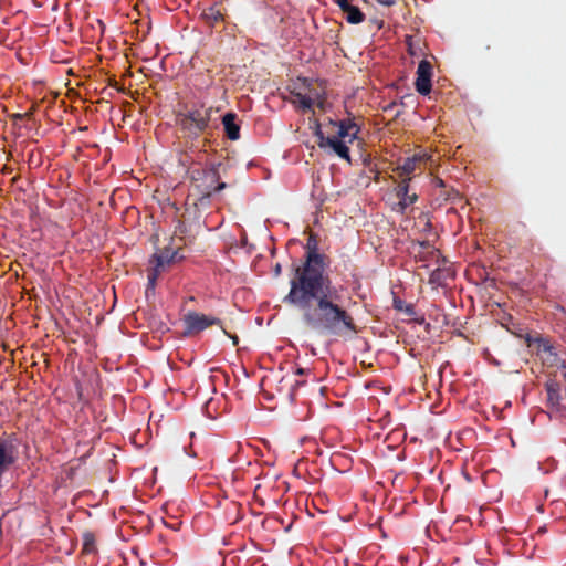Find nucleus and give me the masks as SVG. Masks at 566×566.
Segmentation results:
<instances>
[{
  "label": "nucleus",
  "instance_id": "nucleus-11",
  "mask_svg": "<svg viewBox=\"0 0 566 566\" xmlns=\"http://www.w3.org/2000/svg\"><path fill=\"white\" fill-rule=\"evenodd\" d=\"M345 15V19L353 24L360 23L364 20V13L352 2H337Z\"/></svg>",
  "mask_w": 566,
  "mask_h": 566
},
{
  "label": "nucleus",
  "instance_id": "nucleus-7",
  "mask_svg": "<svg viewBox=\"0 0 566 566\" xmlns=\"http://www.w3.org/2000/svg\"><path fill=\"white\" fill-rule=\"evenodd\" d=\"M454 276L453 269L443 259L430 274L429 282L433 286H444Z\"/></svg>",
  "mask_w": 566,
  "mask_h": 566
},
{
  "label": "nucleus",
  "instance_id": "nucleus-9",
  "mask_svg": "<svg viewBox=\"0 0 566 566\" xmlns=\"http://www.w3.org/2000/svg\"><path fill=\"white\" fill-rule=\"evenodd\" d=\"M397 197L399 198V201L395 209L401 213L406 212V210L417 200V195L415 192H409V186L406 181L398 186Z\"/></svg>",
  "mask_w": 566,
  "mask_h": 566
},
{
  "label": "nucleus",
  "instance_id": "nucleus-15",
  "mask_svg": "<svg viewBox=\"0 0 566 566\" xmlns=\"http://www.w3.org/2000/svg\"><path fill=\"white\" fill-rule=\"evenodd\" d=\"M358 134V128L353 123L342 122L339 124V128L337 132V136L340 140H347L348 143H353Z\"/></svg>",
  "mask_w": 566,
  "mask_h": 566
},
{
  "label": "nucleus",
  "instance_id": "nucleus-19",
  "mask_svg": "<svg viewBox=\"0 0 566 566\" xmlns=\"http://www.w3.org/2000/svg\"><path fill=\"white\" fill-rule=\"evenodd\" d=\"M543 352L544 354L546 355V357L544 358L546 361L551 363V364H554L557 361V357H556V354L554 353L553 350V347L547 345V344H544L543 346Z\"/></svg>",
  "mask_w": 566,
  "mask_h": 566
},
{
  "label": "nucleus",
  "instance_id": "nucleus-8",
  "mask_svg": "<svg viewBox=\"0 0 566 566\" xmlns=\"http://www.w3.org/2000/svg\"><path fill=\"white\" fill-rule=\"evenodd\" d=\"M185 11H186V13H188V14L191 13L192 17H198L199 19H201L208 23H212L221 18L220 11L217 10L213 4L202 7V6H200V3H197L193 6L191 11L188 8H186Z\"/></svg>",
  "mask_w": 566,
  "mask_h": 566
},
{
  "label": "nucleus",
  "instance_id": "nucleus-5",
  "mask_svg": "<svg viewBox=\"0 0 566 566\" xmlns=\"http://www.w3.org/2000/svg\"><path fill=\"white\" fill-rule=\"evenodd\" d=\"M432 66L427 60H422L417 69L416 90L421 95H428L431 91Z\"/></svg>",
  "mask_w": 566,
  "mask_h": 566
},
{
  "label": "nucleus",
  "instance_id": "nucleus-21",
  "mask_svg": "<svg viewBox=\"0 0 566 566\" xmlns=\"http://www.w3.org/2000/svg\"><path fill=\"white\" fill-rule=\"evenodd\" d=\"M281 271H282V266L280 263H277L275 266H274V274L277 276L281 274Z\"/></svg>",
  "mask_w": 566,
  "mask_h": 566
},
{
  "label": "nucleus",
  "instance_id": "nucleus-14",
  "mask_svg": "<svg viewBox=\"0 0 566 566\" xmlns=\"http://www.w3.org/2000/svg\"><path fill=\"white\" fill-rule=\"evenodd\" d=\"M429 158L430 155L427 151H420L412 157L405 158L403 163L400 165V169L405 174H411L416 169L417 164L428 160Z\"/></svg>",
  "mask_w": 566,
  "mask_h": 566
},
{
  "label": "nucleus",
  "instance_id": "nucleus-20",
  "mask_svg": "<svg viewBox=\"0 0 566 566\" xmlns=\"http://www.w3.org/2000/svg\"><path fill=\"white\" fill-rule=\"evenodd\" d=\"M203 179H205V182H214L218 180V175H217V171L214 169H210V170H207L203 172Z\"/></svg>",
  "mask_w": 566,
  "mask_h": 566
},
{
  "label": "nucleus",
  "instance_id": "nucleus-18",
  "mask_svg": "<svg viewBox=\"0 0 566 566\" xmlns=\"http://www.w3.org/2000/svg\"><path fill=\"white\" fill-rule=\"evenodd\" d=\"M96 552H97V549H96V544H95V537L90 533L84 534V536H83V553L85 555H95Z\"/></svg>",
  "mask_w": 566,
  "mask_h": 566
},
{
  "label": "nucleus",
  "instance_id": "nucleus-16",
  "mask_svg": "<svg viewBox=\"0 0 566 566\" xmlns=\"http://www.w3.org/2000/svg\"><path fill=\"white\" fill-rule=\"evenodd\" d=\"M308 96H311V101L313 105H317L319 107H324V95H325V88L321 85L317 86H306L303 88Z\"/></svg>",
  "mask_w": 566,
  "mask_h": 566
},
{
  "label": "nucleus",
  "instance_id": "nucleus-26",
  "mask_svg": "<svg viewBox=\"0 0 566 566\" xmlns=\"http://www.w3.org/2000/svg\"><path fill=\"white\" fill-rule=\"evenodd\" d=\"M303 84H304V86H306L307 85V81L303 80Z\"/></svg>",
  "mask_w": 566,
  "mask_h": 566
},
{
  "label": "nucleus",
  "instance_id": "nucleus-22",
  "mask_svg": "<svg viewBox=\"0 0 566 566\" xmlns=\"http://www.w3.org/2000/svg\"><path fill=\"white\" fill-rule=\"evenodd\" d=\"M224 188H226V184L224 182H219L213 190L214 191H220V190H222Z\"/></svg>",
  "mask_w": 566,
  "mask_h": 566
},
{
  "label": "nucleus",
  "instance_id": "nucleus-23",
  "mask_svg": "<svg viewBox=\"0 0 566 566\" xmlns=\"http://www.w3.org/2000/svg\"><path fill=\"white\" fill-rule=\"evenodd\" d=\"M303 373H304V369H303V368H298V369L296 370V374H298V375H301V374H303Z\"/></svg>",
  "mask_w": 566,
  "mask_h": 566
},
{
  "label": "nucleus",
  "instance_id": "nucleus-25",
  "mask_svg": "<svg viewBox=\"0 0 566 566\" xmlns=\"http://www.w3.org/2000/svg\"><path fill=\"white\" fill-rule=\"evenodd\" d=\"M57 9L56 3L53 4L52 10L55 11Z\"/></svg>",
  "mask_w": 566,
  "mask_h": 566
},
{
  "label": "nucleus",
  "instance_id": "nucleus-4",
  "mask_svg": "<svg viewBox=\"0 0 566 566\" xmlns=\"http://www.w3.org/2000/svg\"><path fill=\"white\" fill-rule=\"evenodd\" d=\"M185 322V334L190 335L207 328L218 322L217 318L207 316L199 313H189L184 318Z\"/></svg>",
  "mask_w": 566,
  "mask_h": 566
},
{
  "label": "nucleus",
  "instance_id": "nucleus-3",
  "mask_svg": "<svg viewBox=\"0 0 566 566\" xmlns=\"http://www.w3.org/2000/svg\"><path fill=\"white\" fill-rule=\"evenodd\" d=\"M176 256H177L176 251H168V250L164 251L160 254H155L153 256V259L155 260L156 263L149 270V274H148V287L149 289H151V290L155 289L156 281H157L158 276L166 269V266H168L169 264H171L175 261Z\"/></svg>",
  "mask_w": 566,
  "mask_h": 566
},
{
  "label": "nucleus",
  "instance_id": "nucleus-12",
  "mask_svg": "<svg viewBox=\"0 0 566 566\" xmlns=\"http://www.w3.org/2000/svg\"><path fill=\"white\" fill-rule=\"evenodd\" d=\"M222 124L227 136L231 140H237L240 137V126L237 124V115L233 113H227L222 118Z\"/></svg>",
  "mask_w": 566,
  "mask_h": 566
},
{
  "label": "nucleus",
  "instance_id": "nucleus-24",
  "mask_svg": "<svg viewBox=\"0 0 566 566\" xmlns=\"http://www.w3.org/2000/svg\"><path fill=\"white\" fill-rule=\"evenodd\" d=\"M210 193H211V190L208 187H206V195L210 196Z\"/></svg>",
  "mask_w": 566,
  "mask_h": 566
},
{
  "label": "nucleus",
  "instance_id": "nucleus-1",
  "mask_svg": "<svg viewBox=\"0 0 566 566\" xmlns=\"http://www.w3.org/2000/svg\"><path fill=\"white\" fill-rule=\"evenodd\" d=\"M338 290L325 273L324 258L311 252L295 270L285 301L303 311L304 322L313 329L332 334L355 331L353 317L340 304Z\"/></svg>",
  "mask_w": 566,
  "mask_h": 566
},
{
  "label": "nucleus",
  "instance_id": "nucleus-2",
  "mask_svg": "<svg viewBox=\"0 0 566 566\" xmlns=\"http://www.w3.org/2000/svg\"><path fill=\"white\" fill-rule=\"evenodd\" d=\"M212 113L211 108L196 107L187 112L180 122L185 128L202 130L208 126Z\"/></svg>",
  "mask_w": 566,
  "mask_h": 566
},
{
  "label": "nucleus",
  "instance_id": "nucleus-13",
  "mask_svg": "<svg viewBox=\"0 0 566 566\" xmlns=\"http://www.w3.org/2000/svg\"><path fill=\"white\" fill-rule=\"evenodd\" d=\"M546 390H547V402H548L549 407L555 411H559L562 409V398L559 395V386L555 381H548L546 384Z\"/></svg>",
  "mask_w": 566,
  "mask_h": 566
},
{
  "label": "nucleus",
  "instance_id": "nucleus-6",
  "mask_svg": "<svg viewBox=\"0 0 566 566\" xmlns=\"http://www.w3.org/2000/svg\"><path fill=\"white\" fill-rule=\"evenodd\" d=\"M415 258L422 264L421 266L426 269L433 265L437 266V264L443 260L439 250L424 242L419 243V251L416 252Z\"/></svg>",
  "mask_w": 566,
  "mask_h": 566
},
{
  "label": "nucleus",
  "instance_id": "nucleus-10",
  "mask_svg": "<svg viewBox=\"0 0 566 566\" xmlns=\"http://www.w3.org/2000/svg\"><path fill=\"white\" fill-rule=\"evenodd\" d=\"M347 140H340L339 137H328L324 138L321 136V147H331L339 157L349 160V149L347 146Z\"/></svg>",
  "mask_w": 566,
  "mask_h": 566
},
{
  "label": "nucleus",
  "instance_id": "nucleus-17",
  "mask_svg": "<svg viewBox=\"0 0 566 566\" xmlns=\"http://www.w3.org/2000/svg\"><path fill=\"white\" fill-rule=\"evenodd\" d=\"M294 103L303 109H311L313 106L311 96H308L303 88H300V91L295 94Z\"/></svg>",
  "mask_w": 566,
  "mask_h": 566
}]
</instances>
